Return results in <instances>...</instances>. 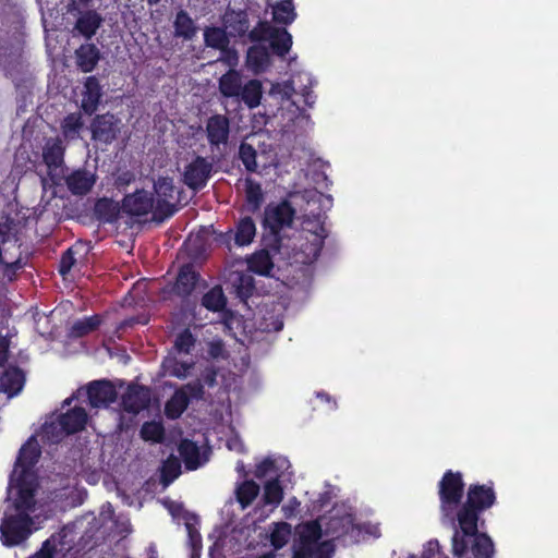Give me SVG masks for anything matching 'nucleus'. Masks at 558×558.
Masks as SVG:
<instances>
[{"mask_svg":"<svg viewBox=\"0 0 558 558\" xmlns=\"http://www.w3.org/2000/svg\"><path fill=\"white\" fill-rule=\"evenodd\" d=\"M497 501L494 484H470L466 489V497L461 507H459L454 520L464 534L476 532V523L484 527L485 520L481 514L490 509Z\"/></svg>","mask_w":558,"mask_h":558,"instance_id":"obj_1","label":"nucleus"},{"mask_svg":"<svg viewBox=\"0 0 558 558\" xmlns=\"http://www.w3.org/2000/svg\"><path fill=\"white\" fill-rule=\"evenodd\" d=\"M295 217V209L291 203L283 199L279 203H269L264 210L262 226L264 229L263 243L274 253H280L283 246L281 231L290 227Z\"/></svg>","mask_w":558,"mask_h":558,"instance_id":"obj_2","label":"nucleus"},{"mask_svg":"<svg viewBox=\"0 0 558 558\" xmlns=\"http://www.w3.org/2000/svg\"><path fill=\"white\" fill-rule=\"evenodd\" d=\"M465 484L461 472L447 470L438 483L439 510L442 522L456 525L454 515L463 504Z\"/></svg>","mask_w":558,"mask_h":558,"instance_id":"obj_3","label":"nucleus"},{"mask_svg":"<svg viewBox=\"0 0 558 558\" xmlns=\"http://www.w3.org/2000/svg\"><path fill=\"white\" fill-rule=\"evenodd\" d=\"M454 533L451 539L452 554L457 558H468L469 553L473 558H493L495 545L490 536L480 532L481 523H476V532L464 534L463 530L456 523Z\"/></svg>","mask_w":558,"mask_h":558,"instance_id":"obj_4","label":"nucleus"},{"mask_svg":"<svg viewBox=\"0 0 558 558\" xmlns=\"http://www.w3.org/2000/svg\"><path fill=\"white\" fill-rule=\"evenodd\" d=\"M328 231L324 222H306L292 246L293 257L296 262L311 265L320 255Z\"/></svg>","mask_w":558,"mask_h":558,"instance_id":"obj_5","label":"nucleus"},{"mask_svg":"<svg viewBox=\"0 0 558 558\" xmlns=\"http://www.w3.org/2000/svg\"><path fill=\"white\" fill-rule=\"evenodd\" d=\"M32 524L33 520L27 512L3 518L0 525L3 545L11 547L21 544L31 535Z\"/></svg>","mask_w":558,"mask_h":558,"instance_id":"obj_6","label":"nucleus"},{"mask_svg":"<svg viewBox=\"0 0 558 558\" xmlns=\"http://www.w3.org/2000/svg\"><path fill=\"white\" fill-rule=\"evenodd\" d=\"M92 140L104 145L112 144L120 134L121 120L113 113L96 114L90 122Z\"/></svg>","mask_w":558,"mask_h":558,"instance_id":"obj_7","label":"nucleus"},{"mask_svg":"<svg viewBox=\"0 0 558 558\" xmlns=\"http://www.w3.org/2000/svg\"><path fill=\"white\" fill-rule=\"evenodd\" d=\"M150 402L151 389L140 384H130L121 398L123 410L131 414H138L148 409Z\"/></svg>","mask_w":558,"mask_h":558,"instance_id":"obj_8","label":"nucleus"},{"mask_svg":"<svg viewBox=\"0 0 558 558\" xmlns=\"http://www.w3.org/2000/svg\"><path fill=\"white\" fill-rule=\"evenodd\" d=\"M211 170L213 165L205 157L197 156L185 167L183 181L189 189L201 191L206 186Z\"/></svg>","mask_w":558,"mask_h":558,"instance_id":"obj_9","label":"nucleus"},{"mask_svg":"<svg viewBox=\"0 0 558 558\" xmlns=\"http://www.w3.org/2000/svg\"><path fill=\"white\" fill-rule=\"evenodd\" d=\"M155 199L153 193L140 189L133 193L125 194L121 202L122 211L131 217H142L154 208Z\"/></svg>","mask_w":558,"mask_h":558,"instance_id":"obj_10","label":"nucleus"},{"mask_svg":"<svg viewBox=\"0 0 558 558\" xmlns=\"http://www.w3.org/2000/svg\"><path fill=\"white\" fill-rule=\"evenodd\" d=\"M17 489L16 498L14 500V508L19 512H26L28 510H33L35 506V492H36V483L34 476H24V475H11L10 484Z\"/></svg>","mask_w":558,"mask_h":558,"instance_id":"obj_11","label":"nucleus"},{"mask_svg":"<svg viewBox=\"0 0 558 558\" xmlns=\"http://www.w3.org/2000/svg\"><path fill=\"white\" fill-rule=\"evenodd\" d=\"M65 151L66 145L61 136L46 138L41 157L49 175H53L58 170L64 167Z\"/></svg>","mask_w":558,"mask_h":558,"instance_id":"obj_12","label":"nucleus"},{"mask_svg":"<svg viewBox=\"0 0 558 558\" xmlns=\"http://www.w3.org/2000/svg\"><path fill=\"white\" fill-rule=\"evenodd\" d=\"M86 393L92 408H106L118 398L114 385L108 379L90 381L86 386Z\"/></svg>","mask_w":558,"mask_h":558,"instance_id":"obj_13","label":"nucleus"},{"mask_svg":"<svg viewBox=\"0 0 558 558\" xmlns=\"http://www.w3.org/2000/svg\"><path fill=\"white\" fill-rule=\"evenodd\" d=\"M40 457V448L34 437H31L20 449L12 475L34 476L33 469Z\"/></svg>","mask_w":558,"mask_h":558,"instance_id":"obj_14","label":"nucleus"},{"mask_svg":"<svg viewBox=\"0 0 558 558\" xmlns=\"http://www.w3.org/2000/svg\"><path fill=\"white\" fill-rule=\"evenodd\" d=\"M230 120L226 114L216 113L207 119L206 136L211 146L219 147L229 141Z\"/></svg>","mask_w":558,"mask_h":558,"instance_id":"obj_15","label":"nucleus"},{"mask_svg":"<svg viewBox=\"0 0 558 558\" xmlns=\"http://www.w3.org/2000/svg\"><path fill=\"white\" fill-rule=\"evenodd\" d=\"M201 279V275L195 270L193 264H184L180 267L172 287V292L182 298H189L196 288Z\"/></svg>","mask_w":558,"mask_h":558,"instance_id":"obj_16","label":"nucleus"},{"mask_svg":"<svg viewBox=\"0 0 558 558\" xmlns=\"http://www.w3.org/2000/svg\"><path fill=\"white\" fill-rule=\"evenodd\" d=\"M96 183V175L85 168L72 171L65 178V184L73 195L83 196L89 193Z\"/></svg>","mask_w":558,"mask_h":558,"instance_id":"obj_17","label":"nucleus"},{"mask_svg":"<svg viewBox=\"0 0 558 558\" xmlns=\"http://www.w3.org/2000/svg\"><path fill=\"white\" fill-rule=\"evenodd\" d=\"M88 414L82 407H74L58 416V424L65 435L78 433L85 428Z\"/></svg>","mask_w":558,"mask_h":558,"instance_id":"obj_18","label":"nucleus"},{"mask_svg":"<svg viewBox=\"0 0 558 558\" xmlns=\"http://www.w3.org/2000/svg\"><path fill=\"white\" fill-rule=\"evenodd\" d=\"M178 451L189 471H195L208 461L206 453H201L197 444L187 438L180 441Z\"/></svg>","mask_w":558,"mask_h":558,"instance_id":"obj_19","label":"nucleus"},{"mask_svg":"<svg viewBox=\"0 0 558 558\" xmlns=\"http://www.w3.org/2000/svg\"><path fill=\"white\" fill-rule=\"evenodd\" d=\"M102 97V87L96 76H88L84 83V92L81 108L92 116L98 109Z\"/></svg>","mask_w":558,"mask_h":558,"instance_id":"obj_20","label":"nucleus"},{"mask_svg":"<svg viewBox=\"0 0 558 558\" xmlns=\"http://www.w3.org/2000/svg\"><path fill=\"white\" fill-rule=\"evenodd\" d=\"M24 383V372L17 366H9L0 376V391L14 397L23 389Z\"/></svg>","mask_w":558,"mask_h":558,"instance_id":"obj_21","label":"nucleus"},{"mask_svg":"<svg viewBox=\"0 0 558 558\" xmlns=\"http://www.w3.org/2000/svg\"><path fill=\"white\" fill-rule=\"evenodd\" d=\"M104 22L96 10H86L77 17L74 29L87 40L92 39Z\"/></svg>","mask_w":558,"mask_h":558,"instance_id":"obj_22","label":"nucleus"},{"mask_svg":"<svg viewBox=\"0 0 558 558\" xmlns=\"http://www.w3.org/2000/svg\"><path fill=\"white\" fill-rule=\"evenodd\" d=\"M122 211L121 204L112 198H98L94 205V216L100 223H114Z\"/></svg>","mask_w":558,"mask_h":558,"instance_id":"obj_23","label":"nucleus"},{"mask_svg":"<svg viewBox=\"0 0 558 558\" xmlns=\"http://www.w3.org/2000/svg\"><path fill=\"white\" fill-rule=\"evenodd\" d=\"M76 64L84 73L92 72L100 60V51L94 44H83L76 51Z\"/></svg>","mask_w":558,"mask_h":558,"instance_id":"obj_24","label":"nucleus"},{"mask_svg":"<svg viewBox=\"0 0 558 558\" xmlns=\"http://www.w3.org/2000/svg\"><path fill=\"white\" fill-rule=\"evenodd\" d=\"M84 121L80 112L66 114L60 122L61 137L63 142H74L81 138Z\"/></svg>","mask_w":558,"mask_h":558,"instance_id":"obj_25","label":"nucleus"},{"mask_svg":"<svg viewBox=\"0 0 558 558\" xmlns=\"http://www.w3.org/2000/svg\"><path fill=\"white\" fill-rule=\"evenodd\" d=\"M265 201L262 185L251 178L245 180V204L244 210L251 214H256L260 210Z\"/></svg>","mask_w":558,"mask_h":558,"instance_id":"obj_26","label":"nucleus"},{"mask_svg":"<svg viewBox=\"0 0 558 558\" xmlns=\"http://www.w3.org/2000/svg\"><path fill=\"white\" fill-rule=\"evenodd\" d=\"M269 251L272 250L265 246V248L251 255L247 259V267L252 272L265 277L270 275L274 268V262Z\"/></svg>","mask_w":558,"mask_h":558,"instance_id":"obj_27","label":"nucleus"},{"mask_svg":"<svg viewBox=\"0 0 558 558\" xmlns=\"http://www.w3.org/2000/svg\"><path fill=\"white\" fill-rule=\"evenodd\" d=\"M246 62L256 73L265 71L271 63L269 48L263 45L250 47L246 54Z\"/></svg>","mask_w":558,"mask_h":558,"instance_id":"obj_28","label":"nucleus"},{"mask_svg":"<svg viewBox=\"0 0 558 558\" xmlns=\"http://www.w3.org/2000/svg\"><path fill=\"white\" fill-rule=\"evenodd\" d=\"M242 87V76L235 70L227 71L219 78V92L227 98H239Z\"/></svg>","mask_w":558,"mask_h":558,"instance_id":"obj_29","label":"nucleus"},{"mask_svg":"<svg viewBox=\"0 0 558 558\" xmlns=\"http://www.w3.org/2000/svg\"><path fill=\"white\" fill-rule=\"evenodd\" d=\"M269 49L272 53L283 58L292 47V36L286 28L276 27L271 33L269 39Z\"/></svg>","mask_w":558,"mask_h":558,"instance_id":"obj_30","label":"nucleus"},{"mask_svg":"<svg viewBox=\"0 0 558 558\" xmlns=\"http://www.w3.org/2000/svg\"><path fill=\"white\" fill-rule=\"evenodd\" d=\"M190 404L185 389H177L165 404V414L170 420L179 418Z\"/></svg>","mask_w":558,"mask_h":558,"instance_id":"obj_31","label":"nucleus"},{"mask_svg":"<svg viewBox=\"0 0 558 558\" xmlns=\"http://www.w3.org/2000/svg\"><path fill=\"white\" fill-rule=\"evenodd\" d=\"M256 234V226L252 217L241 218L235 225L233 234L234 243L238 246H245L253 242Z\"/></svg>","mask_w":558,"mask_h":558,"instance_id":"obj_32","label":"nucleus"},{"mask_svg":"<svg viewBox=\"0 0 558 558\" xmlns=\"http://www.w3.org/2000/svg\"><path fill=\"white\" fill-rule=\"evenodd\" d=\"M262 96V83L253 78L243 85L238 99H241L250 109H254L260 105Z\"/></svg>","mask_w":558,"mask_h":558,"instance_id":"obj_33","label":"nucleus"},{"mask_svg":"<svg viewBox=\"0 0 558 558\" xmlns=\"http://www.w3.org/2000/svg\"><path fill=\"white\" fill-rule=\"evenodd\" d=\"M202 306L210 312H222L227 306V298L220 286L209 289L202 298Z\"/></svg>","mask_w":558,"mask_h":558,"instance_id":"obj_34","label":"nucleus"},{"mask_svg":"<svg viewBox=\"0 0 558 558\" xmlns=\"http://www.w3.org/2000/svg\"><path fill=\"white\" fill-rule=\"evenodd\" d=\"M173 26L175 36L184 39H192L197 32L194 21L184 10L177 13Z\"/></svg>","mask_w":558,"mask_h":558,"instance_id":"obj_35","label":"nucleus"},{"mask_svg":"<svg viewBox=\"0 0 558 558\" xmlns=\"http://www.w3.org/2000/svg\"><path fill=\"white\" fill-rule=\"evenodd\" d=\"M296 19L293 0H280L272 5V20L277 24L289 25Z\"/></svg>","mask_w":558,"mask_h":558,"instance_id":"obj_36","label":"nucleus"},{"mask_svg":"<svg viewBox=\"0 0 558 558\" xmlns=\"http://www.w3.org/2000/svg\"><path fill=\"white\" fill-rule=\"evenodd\" d=\"M204 41L207 47L219 50H226L230 43L226 29L216 26L205 28Z\"/></svg>","mask_w":558,"mask_h":558,"instance_id":"obj_37","label":"nucleus"},{"mask_svg":"<svg viewBox=\"0 0 558 558\" xmlns=\"http://www.w3.org/2000/svg\"><path fill=\"white\" fill-rule=\"evenodd\" d=\"M101 324L99 315H92L73 323L70 335L73 338H82L95 331Z\"/></svg>","mask_w":558,"mask_h":558,"instance_id":"obj_38","label":"nucleus"},{"mask_svg":"<svg viewBox=\"0 0 558 558\" xmlns=\"http://www.w3.org/2000/svg\"><path fill=\"white\" fill-rule=\"evenodd\" d=\"M259 486L253 480H246L242 482L236 490V500L240 504L242 509L247 508L255 498L258 496Z\"/></svg>","mask_w":558,"mask_h":558,"instance_id":"obj_39","label":"nucleus"},{"mask_svg":"<svg viewBox=\"0 0 558 558\" xmlns=\"http://www.w3.org/2000/svg\"><path fill=\"white\" fill-rule=\"evenodd\" d=\"M140 436L145 441L162 442L165 439V427L161 422H145L140 429Z\"/></svg>","mask_w":558,"mask_h":558,"instance_id":"obj_40","label":"nucleus"},{"mask_svg":"<svg viewBox=\"0 0 558 558\" xmlns=\"http://www.w3.org/2000/svg\"><path fill=\"white\" fill-rule=\"evenodd\" d=\"M233 287L236 296L242 301H246L255 291V280L251 275L240 274L236 276Z\"/></svg>","mask_w":558,"mask_h":558,"instance_id":"obj_41","label":"nucleus"},{"mask_svg":"<svg viewBox=\"0 0 558 558\" xmlns=\"http://www.w3.org/2000/svg\"><path fill=\"white\" fill-rule=\"evenodd\" d=\"M283 498V489L278 478L268 481L264 486L263 500L266 505L278 506Z\"/></svg>","mask_w":558,"mask_h":558,"instance_id":"obj_42","label":"nucleus"},{"mask_svg":"<svg viewBox=\"0 0 558 558\" xmlns=\"http://www.w3.org/2000/svg\"><path fill=\"white\" fill-rule=\"evenodd\" d=\"M180 474H181V462H180V459L174 457V456H170L162 463V466H161V482L165 485H168L171 482H173L175 478H178L180 476Z\"/></svg>","mask_w":558,"mask_h":558,"instance_id":"obj_43","label":"nucleus"},{"mask_svg":"<svg viewBox=\"0 0 558 558\" xmlns=\"http://www.w3.org/2000/svg\"><path fill=\"white\" fill-rule=\"evenodd\" d=\"M257 151L253 145L242 142L239 146V159L242 161L244 168L248 172H256L257 170Z\"/></svg>","mask_w":558,"mask_h":558,"instance_id":"obj_44","label":"nucleus"},{"mask_svg":"<svg viewBox=\"0 0 558 558\" xmlns=\"http://www.w3.org/2000/svg\"><path fill=\"white\" fill-rule=\"evenodd\" d=\"M154 190L159 197L157 202H169L173 198L175 191L173 179L169 177L158 178V180L154 183Z\"/></svg>","mask_w":558,"mask_h":558,"instance_id":"obj_45","label":"nucleus"},{"mask_svg":"<svg viewBox=\"0 0 558 558\" xmlns=\"http://www.w3.org/2000/svg\"><path fill=\"white\" fill-rule=\"evenodd\" d=\"M195 344V338L189 329L180 332L174 341V349L180 353H190Z\"/></svg>","mask_w":558,"mask_h":558,"instance_id":"obj_46","label":"nucleus"},{"mask_svg":"<svg viewBox=\"0 0 558 558\" xmlns=\"http://www.w3.org/2000/svg\"><path fill=\"white\" fill-rule=\"evenodd\" d=\"M58 543H60V536L51 535L43 543L41 548L29 558H54Z\"/></svg>","mask_w":558,"mask_h":558,"instance_id":"obj_47","label":"nucleus"},{"mask_svg":"<svg viewBox=\"0 0 558 558\" xmlns=\"http://www.w3.org/2000/svg\"><path fill=\"white\" fill-rule=\"evenodd\" d=\"M229 27L233 31V33L243 36L248 32V20L245 13L239 12L231 16L228 21Z\"/></svg>","mask_w":558,"mask_h":558,"instance_id":"obj_48","label":"nucleus"},{"mask_svg":"<svg viewBox=\"0 0 558 558\" xmlns=\"http://www.w3.org/2000/svg\"><path fill=\"white\" fill-rule=\"evenodd\" d=\"M276 27L270 26L267 22H258V24L248 32L251 41L268 40Z\"/></svg>","mask_w":558,"mask_h":558,"instance_id":"obj_49","label":"nucleus"},{"mask_svg":"<svg viewBox=\"0 0 558 558\" xmlns=\"http://www.w3.org/2000/svg\"><path fill=\"white\" fill-rule=\"evenodd\" d=\"M177 211V207L174 204L165 201V202H157L154 210V220L156 221H163L170 217H172Z\"/></svg>","mask_w":558,"mask_h":558,"instance_id":"obj_50","label":"nucleus"},{"mask_svg":"<svg viewBox=\"0 0 558 558\" xmlns=\"http://www.w3.org/2000/svg\"><path fill=\"white\" fill-rule=\"evenodd\" d=\"M75 263H76L75 252L72 247H69L68 250H65L62 253V255L60 257L59 267H58L59 274L62 277H65L71 271V269L75 265Z\"/></svg>","mask_w":558,"mask_h":558,"instance_id":"obj_51","label":"nucleus"},{"mask_svg":"<svg viewBox=\"0 0 558 558\" xmlns=\"http://www.w3.org/2000/svg\"><path fill=\"white\" fill-rule=\"evenodd\" d=\"M423 558H448L437 539H430L424 547Z\"/></svg>","mask_w":558,"mask_h":558,"instance_id":"obj_52","label":"nucleus"},{"mask_svg":"<svg viewBox=\"0 0 558 558\" xmlns=\"http://www.w3.org/2000/svg\"><path fill=\"white\" fill-rule=\"evenodd\" d=\"M181 389H185L189 395V401L191 399L202 400L204 399V384L198 379L184 385Z\"/></svg>","mask_w":558,"mask_h":558,"instance_id":"obj_53","label":"nucleus"},{"mask_svg":"<svg viewBox=\"0 0 558 558\" xmlns=\"http://www.w3.org/2000/svg\"><path fill=\"white\" fill-rule=\"evenodd\" d=\"M217 376L218 371L214 366H207L205 369L201 373V377L198 378L199 381L204 384V388H214L217 385Z\"/></svg>","mask_w":558,"mask_h":558,"instance_id":"obj_54","label":"nucleus"},{"mask_svg":"<svg viewBox=\"0 0 558 558\" xmlns=\"http://www.w3.org/2000/svg\"><path fill=\"white\" fill-rule=\"evenodd\" d=\"M24 264L22 263L21 258H17L16 260L12 263H4L3 264V278H5L8 281L12 282L16 279L17 271L22 269Z\"/></svg>","mask_w":558,"mask_h":558,"instance_id":"obj_55","label":"nucleus"},{"mask_svg":"<svg viewBox=\"0 0 558 558\" xmlns=\"http://www.w3.org/2000/svg\"><path fill=\"white\" fill-rule=\"evenodd\" d=\"M275 468V462L270 458H265L262 462H259L254 471V474L257 478L265 477L272 469Z\"/></svg>","mask_w":558,"mask_h":558,"instance_id":"obj_56","label":"nucleus"},{"mask_svg":"<svg viewBox=\"0 0 558 558\" xmlns=\"http://www.w3.org/2000/svg\"><path fill=\"white\" fill-rule=\"evenodd\" d=\"M282 525L286 526L287 529H289L288 523H282ZM289 533H290V530H287L286 533H282L279 530L274 531L270 535V542L274 545V547L281 548L282 546H284L288 542L287 534H289Z\"/></svg>","mask_w":558,"mask_h":558,"instance_id":"obj_57","label":"nucleus"},{"mask_svg":"<svg viewBox=\"0 0 558 558\" xmlns=\"http://www.w3.org/2000/svg\"><path fill=\"white\" fill-rule=\"evenodd\" d=\"M192 366H193L192 363L189 364L185 362H175V365H174L171 374L178 378H184L187 376L189 371L191 369Z\"/></svg>","mask_w":558,"mask_h":558,"instance_id":"obj_58","label":"nucleus"},{"mask_svg":"<svg viewBox=\"0 0 558 558\" xmlns=\"http://www.w3.org/2000/svg\"><path fill=\"white\" fill-rule=\"evenodd\" d=\"M9 345L5 340L0 341V367L4 365L8 360Z\"/></svg>","mask_w":558,"mask_h":558,"instance_id":"obj_59","label":"nucleus"},{"mask_svg":"<svg viewBox=\"0 0 558 558\" xmlns=\"http://www.w3.org/2000/svg\"><path fill=\"white\" fill-rule=\"evenodd\" d=\"M10 229L9 225H0V240L2 243L9 241Z\"/></svg>","mask_w":558,"mask_h":558,"instance_id":"obj_60","label":"nucleus"},{"mask_svg":"<svg viewBox=\"0 0 558 558\" xmlns=\"http://www.w3.org/2000/svg\"><path fill=\"white\" fill-rule=\"evenodd\" d=\"M131 178L132 175L129 174V173H124L123 175H120L118 178V184L119 185H124V184H129V182L131 181Z\"/></svg>","mask_w":558,"mask_h":558,"instance_id":"obj_61","label":"nucleus"},{"mask_svg":"<svg viewBox=\"0 0 558 558\" xmlns=\"http://www.w3.org/2000/svg\"><path fill=\"white\" fill-rule=\"evenodd\" d=\"M282 328H283V322H282V320H277V322L275 323V325H274V328H272V329H274L275 331H279V330H281Z\"/></svg>","mask_w":558,"mask_h":558,"instance_id":"obj_62","label":"nucleus"},{"mask_svg":"<svg viewBox=\"0 0 558 558\" xmlns=\"http://www.w3.org/2000/svg\"><path fill=\"white\" fill-rule=\"evenodd\" d=\"M92 0H74V3L77 2L83 7H88Z\"/></svg>","mask_w":558,"mask_h":558,"instance_id":"obj_63","label":"nucleus"},{"mask_svg":"<svg viewBox=\"0 0 558 558\" xmlns=\"http://www.w3.org/2000/svg\"><path fill=\"white\" fill-rule=\"evenodd\" d=\"M258 558H275L271 554L262 555Z\"/></svg>","mask_w":558,"mask_h":558,"instance_id":"obj_64","label":"nucleus"}]
</instances>
